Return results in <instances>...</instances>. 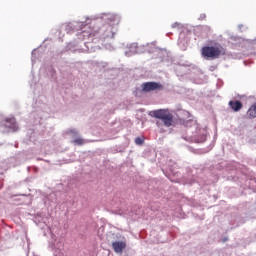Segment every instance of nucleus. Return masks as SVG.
Masks as SVG:
<instances>
[{
  "mask_svg": "<svg viewBox=\"0 0 256 256\" xmlns=\"http://www.w3.org/2000/svg\"><path fill=\"white\" fill-rule=\"evenodd\" d=\"M99 28H95V33L99 39L105 41V39H115V34L117 33V27L115 25H119L121 23V16L117 14L111 13H103L99 18H97L98 23H103Z\"/></svg>",
  "mask_w": 256,
  "mask_h": 256,
  "instance_id": "1",
  "label": "nucleus"
},
{
  "mask_svg": "<svg viewBox=\"0 0 256 256\" xmlns=\"http://www.w3.org/2000/svg\"><path fill=\"white\" fill-rule=\"evenodd\" d=\"M108 241L111 243L112 249L118 255H122L123 251L127 249V241L119 233H113L108 236Z\"/></svg>",
  "mask_w": 256,
  "mask_h": 256,
  "instance_id": "2",
  "label": "nucleus"
},
{
  "mask_svg": "<svg viewBox=\"0 0 256 256\" xmlns=\"http://www.w3.org/2000/svg\"><path fill=\"white\" fill-rule=\"evenodd\" d=\"M0 131L1 133H17L19 125L15 117L7 118L0 114Z\"/></svg>",
  "mask_w": 256,
  "mask_h": 256,
  "instance_id": "3",
  "label": "nucleus"
},
{
  "mask_svg": "<svg viewBox=\"0 0 256 256\" xmlns=\"http://www.w3.org/2000/svg\"><path fill=\"white\" fill-rule=\"evenodd\" d=\"M148 115L155 119H160L164 124V127H171V125H173V114H171L167 109L153 110L150 111Z\"/></svg>",
  "mask_w": 256,
  "mask_h": 256,
  "instance_id": "4",
  "label": "nucleus"
},
{
  "mask_svg": "<svg viewBox=\"0 0 256 256\" xmlns=\"http://www.w3.org/2000/svg\"><path fill=\"white\" fill-rule=\"evenodd\" d=\"M201 55L207 61H213V59H219L220 55H225V50L221 46H204L201 49Z\"/></svg>",
  "mask_w": 256,
  "mask_h": 256,
  "instance_id": "5",
  "label": "nucleus"
},
{
  "mask_svg": "<svg viewBox=\"0 0 256 256\" xmlns=\"http://www.w3.org/2000/svg\"><path fill=\"white\" fill-rule=\"evenodd\" d=\"M89 18H86L85 20L82 21H74V22H69L67 24L62 25V29L66 31V33H74V31H79L83 29V27L89 25Z\"/></svg>",
  "mask_w": 256,
  "mask_h": 256,
  "instance_id": "6",
  "label": "nucleus"
},
{
  "mask_svg": "<svg viewBox=\"0 0 256 256\" xmlns=\"http://www.w3.org/2000/svg\"><path fill=\"white\" fill-rule=\"evenodd\" d=\"M48 248L51 249V251H54V256L60 255L61 251H63V242L58 240L55 234H52L51 239L48 242Z\"/></svg>",
  "mask_w": 256,
  "mask_h": 256,
  "instance_id": "7",
  "label": "nucleus"
},
{
  "mask_svg": "<svg viewBox=\"0 0 256 256\" xmlns=\"http://www.w3.org/2000/svg\"><path fill=\"white\" fill-rule=\"evenodd\" d=\"M143 93H150V91H161L163 89V84L160 82H144L141 84Z\"/></svg>",
  "mask_w": 256,
  "mask_h": 256,
  "instance_id": "8",
  "label": "nucleus"
},
{
  "mask_svg": "<svg viewBox=\"0 0 256 256\" xmlns=\"http://www.w3.org/2000/svg\"><path fill=\"white\" fill-rule=\"evenodd\" d=\"M194 143H205L207 141V130L199 129L194 136H191V140Z\"/></svg>",
  "mask_w": 256,
  "mask_h": 256,
  "instance_id": "9",
  "label": "nucleus"
},
{
  "mask_svg": "<svg viewBox=\"0 0 256 256\" xmlns=\"http://www.w3.org/2000/svg\"><path fill=\"white\" fill-rule=\"evenodd\" d=\"M246 221L245 216L243 215H232L230 219V225L231 229H236V227H241V225H244Z\"/></svg>",
  "mask_w": 256,
  "mask_h": 256,
  "instance_id": "10",
  "label": "nucleus"
},
{
  "mask_svg": "<svg viewBox=\"0 0 256 256\" xmlns=\"http://www.w3.org/2000/svg\"><path fill=\"white\" fill-rule=\"evenodd\" d=\"M189 67H191V65L189 64H185V63H179L176 67H175V71L176 73H178V75H187V73H189Z\"/></svg>",
  "mask_w": 256,
  "mask_h": 256,
  "instance_id": "11",
  "label": "nucleus"
},
{
  "mask_svg": "<svg viewBox=\"0 0 256 256\" xmlns=\"http://www.w3.org/2000/svg\"><path fill=\"white\" fill-rule=\"evenodd\" d=\"M228 105L235 113H238V111L243 109V102H241V100H231Z\"/></svg>",
  "mask_w": 256,
  "mask_h": 256,
  "instance_id": "12",
  "label": "nucleus"
},
{
  "mask_svg": "<svg viewBox=\"0 0 256 256\" xmlns=\"http://www.w3.org/2000/svg\"><path fill=\"white\" fill-rule=\"evenodd\" d=\"M30 119H34L33 125H41V122L43 121V112L41 111L32 112L30 114Z\"/></svg>",
  "mask_w": 256,
  "mask_h": 256,
  "instance_id": "13",
  "label": "nucleus"
},
{
  "mask_svg": "<svg viewBox=\"0 0 256 256\" xmlns=\"http://www.w3.org/2000/svg\"><path fill=\"white\" fill-rule=\"evenodd\" d=\"M138 43H132L129 46V50L125 52L126 57H133V55H138Z\"/></svg>",
  "mask_w": 256,
  "mask_h": 256,
  "instance_id": "14",
  "label": "nucleus"
},
{
  "mask_svg": "<svg viewBox=\"0 0 256 256\" xmlns=\"http://www.w3.org/2000/svg\"><path fill=\"white\" fill-rule=\"evenodd\" d=\"M157 56L160 58V61H169V53L165 49H160L156 51Z\"/></svg>",
  "mask_w": 256,
  "mask_h": 256,
  "instance_id": "15",
  "label": "nucleus"
},
{
  "mask_svg": "<svg viewBox=\"0 0 256 256\" xmlns=\"http://www.w3.org/2000/svg\"><path fill=\"white\" fill-rule=\"evenodd\" d=\"M247 115L249 119H255L256 118V102L251 105V107L247 111Z\"/></svg>",
  "mask_w": 256,
  "mask_h": 256,
  "instance_id": "16",
  "label": "nucleus"
},
{
  "mask_svg": "<svg viewBox=\"0 0 256 256\" xmlns=\"http://www.w3.org/2000/svg\"><path fill=\"white\" fill-rule=\"evenodd\" d=\"M157 46L155 45V42L152 43H146V51L147 53H157Z\"/></svg>",
  "mask_w": 256,
  "mask_h": 256,
  "instance_id": "17",
  "label": "nucleus"
},
{
  "mask_svg": "<svg viewBox=\"0 0 256 256\" xmlns=\"http://www.w3.org/2000/svg\"><path fill=\"white\" fill-rule=\"evenodd\" d=\"M47 75L48 77H51V79H57V72L55 71V68H53V66H49L47 68Z\"/></svg>",
  "mask_w": 256,
  "mask_h": 256,
  "instance_id": "18",
  "label": "nucleus"
},
{
  "mask_svg": "<svg viewBox=\"0 0 256 256\" xmlns=\"http://www.w3.org/2000/svg\"><path fill=\"white\" fill-rule=\"evenodd\" d=\"M84 45L86 47L85 51H87V53H93V51H95V46H93V43L84 42Z\"/></svg>",
  "mask_w": 256,
  "mask_h": 256,
  "instance_id": "19",
  "label": "nucleus"
},
{
  "mask_svg": "<svg viewBox=\"0 0 256 256\" xmlns=\"http://www.w3.org/2000/svg\"><path fill=\"white\" fill-rule=\"evenodd\" d=\"M186 127H196L197 128V121L195 120H187L184 122Z\"/></svg>",
  "mask_w": 256,
  "mask_h": 256,
  "instance_id": "20",
  "label": "nucleus"
},
{
  "mask_svg": "<svg viewBox=\"0 0 256 256\" xmlns=\"http://www.w3.org/2000/svg\"><path fill=\"white\" fill-rule=\"evenodd\" d=\"M142 53H147V44L138 46V55H141Z\"/></svg>",
  "mask_w": 256,
  "mask_h": 256,
  "instance_id": "21",
  "label": "nucleus"
},
{
  "mask_svg": "<svg viewBox=\"0 0 256 256\" xmlns=\"http://www.w3.org/2000/svg\"><path fill=\"white\" fill-rule=\"evenodd\" d=\"M168 167H169V171L170 173H175V169L177 168V163H173L171 160H170V163H168Z\"/></svg>",
  "mask_w": 256,
  "mask_h": 256,
  "instance_id": "22",
  "label": "nucleus"
},
{
  "mask_svg": "<svg viewBox=\"0 0 256 256\" xmlns=\"http://www.w3.org/2000/svg\"><path fill=\"white\" fill-rule=\"evenodd\" d=\"M230 41H234L235 45H238V43H241L243 41V38L238 36H230Z\"/></svg>",
  "mask_w": 256,
  "mask_h": 256,
  "instance_id": "23",
  "label": "nucleus"
},
{
  "mask_svg": "<svg viewBox=\"0 0 256 256\" xmlns=\"http://www.w3.org/2000/svg\"><path fill=\"white\" fill-rule=\"evenodd\" d=\"M91 34L85 32V31H82L78 34V39H82V40H85L86 37H89Z\"/></svg>",
  "mask_w": 256,
  "mask_h": 256,
  "instance_id": "24",
  "label": "nucleus"
},
{
  "mask_svg": "<svg viewBox=\"0 0 256 256\" xmlns=\"http://www.w3.org/2000/svg\"><path fill=\"white\" fill-rule=\"evenodd\" d=\"M75 47H76L75 42H70V43L66 46V49H67V51H75Z\"/></svg>",
  "mask_w": 256,
  "mask_h": 256,
  "instance_id": "25",
  "label": "nucleus"
},
{
  "mask_svg": "<svg viewBox=\"0 0 256 256\" xmlns=\"http://www.w3.org/2000/svg\"><path fill=\"white\" fill-rule=\"evenodd\" d=\"M143 143H145V139H143L141 137H136L135 138V144L136 145H143Z\"/></svg>",
  "mask_w": 256,
  "mask_h": 256,
  "instance_id": "26",
  "label": "nucleus"
},
{
  "mask_svg": "<svg viewBox=\"0 0 256 256\" xmlns=\"http://www.w3.org/2000/svg\"><path fill=\"white\" fill-rule=\"evenodd\" d=\"M188 185H193L194 183H199V180H197V177H193L192 179L187 181Z\"/></svg>",
  "mask_w": 256,
  "mask_h": 256,
  "instance_id": "27",
  "label": "nucleus"
},
{
  "mask_svg": "<svg viewBox=\"0 0 256 256\" xmlns=\"http://www.w3.org/2000/svg\"><path fill=\"white\" fill-rule=\"evenodd\" d=\"M37 51V49H33L32 50V57H31V62H32V65H35V52Z\"/></svg>",
  "mask_w": 256,
  "mask_h": 256,
  "instance_id": "28",
  "label": "nucleus"
},
{
  "mask_svg": "<svg viewBox=\"0 0 256 256\" xmlns=\"http://www.w3.org/2000/svg\"><path fill=\"white\" fill-rule=\"evenodd\" d=\"M68 132L71 133V135H74V137H77V135H79V131H77V129H70Z\"/></svg>",
  "mask_w": 256,
  "mask_h": 256,
  "instance_id": "29",
  "label": "nucleus"
},
{
  "mask_svg": "<svg viewBox=\"0 0 256 256\" xmlns=\"http://www.w3.org/2000/svg\"><path fill=\"white\" fill-rule=\"evenodd\" d=\"M74 143H75L76 145H83V139H81V138H76V139L74 140Z\"/></svg>",
  "mask_w": 256,
  "mask_h": 256,
  "instance_id": "30",
  "label": "nucleus"
},
{
  "mask_svg": "<svg viewBox=\"0 0 256 256\" xmlns=\"http://www.w3.org/2000/svg\"><path fill=\"white\" fill-rule=\"evenodd\" d=\"M209 71H211L213 73V71H215L217 69V66L215 65H212V66H209Z\"/></svg>",
  "mask_w": 256,
  "mask_h": 256,
  "instance_id": "31",
  "label": "nucleus"
},
{
  "mask_svg": "<svg viewBox=\"0 0 256 256\" xmlns=\"http://www.w3.org/2000/svg\"><path fill=\"white\" fill-rule=\"evenodd\" d=\"M176 27H179V23L178 22H175L172 24V29H175Z\"/></svg>",
  "mask_w": 256,
  "mask_h": 256,
  "instance_id": "32",
  "label": "nucleus"
},
{
  "mask_svg": "<svg viewBox=\"0 0 256 256\" xmlns=\"http://www.w3.org/2000/svg\"><path fill=\"white\" fill-rule=\"evenodd\" d=\"M206 15L205 14H201L199 19H205Z\"/></svg>",
  "mask_w": 256,
  "mask_h": 256,
  "instance_id": "33",
  "label": "nucleus"
},
{
  "mask_svg": "<svg viewBox=\"0 0 256 256\" xmlns=\"http://www.w3.org/2000/svg\"><path fill=\"white\" fill-rule=\"evenodd\" d=\"M227 241H229V238H227V237L223 238V243H225Z\"/></svg>",
  "mask_w": 256,
  "mask_h": 256,
  "instance_id": "34",
  "label": "nucleus"
},
{
  "mask_svg": "<svg viewBox=\"0 0 256 256\" xmlns=\"http://www.w3.org/2000/svg\"><path fill=\"white\" fill-rule=\"evenodd\" d=\"M238 29H243V24L238 25Z\"/></svg>",
  "mask_w": 256,
  "mask_h": 256,
  "instance_id": "35",
  "label": "nucleus"
},
{
  "mask_svg": "<svg viewBox=\"0 0 256 256\" xmlns=\"http://www.w3.org/2000/svg\"><path fill=\"white\" fill-rule=\"evenodd\" d=\"M170 35H173V33H167V36L170 37Z\"/></svg>",
  "mask_w": 256,
  "mask_h": 256,
  "instance_id": "36",
  "label": "nucleus"
},
{
  "mask_svg": "<svg viewBox=\"0 0 256 256\" xmlns=\"http://www.w3.org/2000/svg\"><path fill=\"white\" fill-rule=\"evenodd\" d=\"M246 185H249V180L246 181Z\"/></svg>",
  "mask_w": 256,
  "mask_h": 256,
  "instance_id": "37",
  "label": "nucleus"
}]
</instances>
